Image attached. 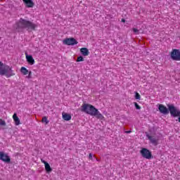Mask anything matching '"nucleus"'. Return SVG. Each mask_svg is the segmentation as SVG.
Returning a JSON list of instances; mask_svg holds the SVG:
<instances>
[{"label": "nucleus", "mask_w": 180, "mask_h": 180, "mask_svg": "<svg viewBox=\"0 0 180 180\" xmlns=\"http://www.w3.org/2000/svg\"><path fill=\"white\" fill-rule=\"evenodd\" d=\"M81 110L87 115H90V116H94V117H96V119H98L99 120H105L103 115H102V113H101V112H99V110L95 108V106L91 104H83L82 105Z\"/></svg>", "instance_id": "nucleus-1"}, {"label": "nucleus", "mask_w": 180, "mask_h": 180, "mask_svg": "<svg viewBox=\"0 0 180 180\" xmlns=\"http://www.w3.org/2000/svg\"><path fill=\"white\" fill-rule=\"evenodd\" d=\"M15 25L17 30H19V29H26L28 32H32V30H36V27H37V25L24 18H20Z\"/></svg>", "instance_id": "nucleus-2"}, {"label": "nucleus", "mask_w": 180, "mask_h": 180, "mask_svg": "<svg viewBox=\"0 0 180 180\" xmlns=\"http://www.w3.org/2000/svg\"><path fill=\"white\" fill-rule=\"evenodd\" d=\"M15 75V71L12 70V67L5 65L4 63L0 61V75H5L6 78H11V77H14Z\"/></svg>", "instance_id": "nucleus-3"}, {"label": "nucleus", "mask_w": 180, "mask_h": 180, "mask_svg": "<svg viewBox=\"0 0 180 180\" xmlns=\"http://www.w3.org/2000/svg\"><path fill=\"white\" fill-rule=\"evenodd\" d=\"M140 154L143 158H146V160H151V158H153V153L148 148H143L140 150Z\"/></svg>", "instance_id": "nucleus-4"}, {"label": "nucleus", "mask_w": 180, "mask_h": 180, "mask_svg": "<svg viewBox=\"0 0 180 180\" xmlns=\"http://www.w3.org/2000/svg\"><path fill=\"white\" fill-rule=\"evenodd\" d=\"M168 109L170 115L173 116V117H178L180 115V110L176 109L174 105H168Z\"/></svg>", "instance_id": "nucleus-5"}, {"label": "nucleus", "mask_w": 180, "mask_h": 180, "mask_svg": "<svg viewBox=\"0 0 180 180\" xmlns=\"http://www.w3.org/2000/svg\"><path fill=\"white\" fill-rule=\"evenodd\" d=\"M171 58L174 61H180V51L178 49H172L171 52Z\"/></svg>", "instance_id": "nucleus-6"}, {"label": "nucleus", "mask_w": 180, "mask_h": 180, "mask_svg": "<svg viewBox=\"0 0 180 180\" xmlns=\"http://www.w3.org/2000/svg\"><path fill=\"white\" fill-rule=\"evenodd\" d=\"M63 44L66 46H75V44H78V41L75 38H66L63 41Z\"/></svg>", "instance_id": "nucleus-7"}, {"label": "nucleus", "mask_w": 180, "mask_h": 180, "mask_svg": "<svg viewBox=\"0 0 180 180\" xmlns=\"http://www.w3.org/2000/svg\"><path fill=\"white\" fill-rule=\"evenodd\" d=\"M0 160L1 161H3V162H6L7 164L11 162V158L8 155V153L4 152H0Z\"/></svg>", "instance_id": "nucleus-8"}, {"label": "nucleus", "mask_w": 180, "mask_h": 180, "mask_svg": "<svg viewBox=\"0 0 180 180\" xmlns=\"http://www.w3.org/2000/svg\"><path fill=\"white\" fill-rule=\"evenodd\" d=\"M158 109L159 112H160V113H162V115H168V113H169V108H167L165 105L162 104L159 105Z\"/></svg>", "instance_id": "nucleus-9"}, {"label": "nucleus", "mask_w": 180, "mask_h": 180, "mask_svg": "<svg viewBox=\"0 0 180 180\" xmlns=\"http://www.w3.org/2000/svg\"><path fill=\"white\" fill-rule=\"evenodd\" d=\"M147 137L148 139L150 141L151 144L153 146H158V139L150 135H147Z\"/></svg>", "instance_id": "nucleus-10"}, {"label": "nucleus", "mask_w": 180, "mask_h": 180, "mask_svg": "<svg viewBox=\"0 0 180 180\" xmlns=\"http://www.w3.org/2000/svg\"><path fill=\"white\" fill-rule=\"evenodd\" d=\"M26 8H33L34 6V2L32 0H22Z\"/></svg>", "instance_id": "nucleus-11"}, {"label": "nucleus", "mask_w": 180, "mask_h": 180, "mask_svg": "<svg viewBox=\"0 0 180 180\" xmlns=\"http://www.w3.org/2000/svg\"><path fill=\"white\" fill-rule=\"evenodd\" d=\"M41 162L44 164L45 165V171L46 172H51L53 171V169H51V167L50 166V164L49 162H46V160H41Z\"/></svg>", "instance_id": "nucleus-12"}, {"label": "nucleus", "mask_w": 180, "mask_h": 180, "mask_svg": "<svg viewBox=\"0 0 180 180\" xmlns=\"http://www.w3.org/2000/svg\"><path fill=\"white\" fill-rule=\"evenodd\" d=\"M27 62L30 65H33L35 63L34 59L33 58V56L27 55L26 56Z\"/></svg>", "instance_id": "nucleus-13"}, {"label": "nucleus", "mask_w": 180, "mask_h": 180, "mask_svg": "<svg viewBox=\"0 0 180 180\" xmlns=\"http://www.w3.org/2000/svg\"><path fill=\"white\" fill-rule=\"evenodd\" d=\"M80 53L81 54H82L84 57H86L88 56H89V50H88V49L86 48H82L80 49Z\"/></svg>", "instance_id": "nucleus-14"}, {"label": "nucleus", "mask_w": 180, "mask_h": 180, "mask_svg": "<svg viewBox=\"0 0 180 180\" xmlns=\"http://www.w3.org/2000/svg\"><path fill=\"white\" fill-rule=\"evenodd\" d=\"M13 120L15 122V126H19V124H20V120H19V117H18L16 113L13 114Z\"/></svg>", "instance_id": "nucleus-15"}, {"label": "nucleus", "mask_w": 180, "mask_h": 180, "mask_svg": "<svg viewBox=\"0 0 180 180\" xmlns=\"http://www.w3.org/2000/svg\"><path fill=\"white\" fill-rule=\"evenodd\" d=\"M62 117L63 120H65L66 122H68L71 119V115L67 112H63Z\"/></svg>", "instance_id": "nucleus-16"}, {"label": "nucleus", "mask_w": 180, "mask_h": 180, "mask_svg": "<svg viewBox=\"0 0 180 180\" xmlns=\"http://www.w3.org/2000/svg\"><path fill=\"white\" fill-rule=\"evenodd\" d=\"M20 72L23 74V75H27V74H29V70H27L26 68L25 67H22L20 68Z\"/></svg>", "instance_id": "nucleus-17"}, {"label": "nucleus", "mask_w": 180, "mask_h": 180, "mask_svg": "<svg viewBox=\"0 0 180 180\" xmlns=\"http://www.w3.org/2000/svg\"><path fill=\"white\" fill-rule=\"evenodd\" d=\"M41 122L42 123H45V124H49V123H50V121H49L48 117L46 116L42 117Z\"/></svg>", "instance_id": "nucleus-18"}, {"label": "nucleus", "mask_w": 180, "mask_h": 180, "mask_svg": "<svg viewBox=\"0 0 180 180\" xmlns=\"http://www.w3.org/2000/svg\"><path fill=\"white\" fill-rule=\"evenodd\" d=\"M135 99H138L139 101L141 99V96H140V94L137 92L135 93Z\"/></svg>", "instance_id": "nucleus-19"}, {"label": "nucleus", "mask_w": 180, "mask_h": 180, "mask_svg": "<svg viewBox=\"0 0 180 180\" xmlns=\"http://www.w3.org/2000/svg\"><path fill=\"white\" fill-rule=\"evenodd\" d=\"M81 61H84V57L82 56H78L77 59V63H81Z\"/></svg>", "instance_id": "nucleus-20"}, {"label": "nucleus", "mask_w": 180, "mask_h": 180, "mask_svg": "<svg viewBox=\"0 0 180 180\" xmlns=\"http://www.w3.org/2000/svg\"><path fill=\"white\" fill-rule=\"evenodd\" d=\"M0 126H6V122H5V120L0 119Z\"/></svg>", "instance_id": "nucleus-21"}, {"label": "nucleus", "mask_w": 180, "mask_h": 180, "mask_svg": "<svg viewBox=\"0 0 180 180\" xmlns=\"http://www.w3.org/2000/svg\"><path fill=\"white\" fill-rule=\"evenodd\" d=\"M134 104L136 109H137L138 110H140V109H141V107L140 105H139V104L137 103L134 102Z\"/></svg>", "instance_id": "nucleus-22"}, {"label": "nucleus", "mask_w": 180, "mask_h": 180, "mask_svg": "<svg viewBox=\"0 0 180 180\" xmlns=\"http://www.w3.org/2000/svg\"><path fill=\"white\" fill-rule=\"evenodd\" d=\"M89 160H91V161L94 160L92 153H89Z\"/></svg>", "instance_id": "nucleus-23"}, {"label": "nucleus", "mask_w": 180, "mask_h": 180, "mask_svg": "<svg viewBox=\"0 0 180 180\" xmlns=\"http://www.w3.org/2000/svg\"><path fill=\"white\" fill-rule=\"evenodd\" d=\"M27 78H32V71L28 72Z\"/></svg>", "instance_id": "nucleus-24"}, {"label": "nucleus", "mask_w": 180, "mask_h": 180, "mask_svg": "<svg viewBox=\"0 0 180 180\" xmlns=\"http://www.w3.org/2000/svg\"><path fill=\"white\" fill-rule=\"evenodd\" d=\"M133 32L134 33H139V30H137L136 28H133Z\"/></svg>", "instance_id": "nucleus-25"}, {"label": "nucleus", "mask_w": 180, "mask_h": 180, "mask_svg": "<svg viewBox=\"0 0 180 180\" xmlns=\"http://www.w3.org/2000/svg\"><path fill=\"white\" fill-rule=\"evenodd\" d=\"M125 133H126L127 134H129V133H131V131H126Z\"/></svg>", "instance_id": "nucleus-26"}, {"label": "nucleus", "mask_w": 180, "mask_h": 180, "mask_svg": "<svg viewBox=\"0 0 180 180\" xmlns=\"http://www.w3.org/2000/svg\"><path fill=\"white\" fill-rule=\"evenodd\" d=\"M121 22H122L123 23H124V22H126V20L122 19V20H121Z\"/></svg>", "instance_id": "nucleus-27"}, {"label": "nucleus", "mask_w": 180, "mask_h": 180, "mask_svg": "<svg viewBox=\"0 0 180 180\" xmlns=\"http://www.w3.org/2000/svg\"><path fill=\"white\" fill-rule=\"evenodd\" d=\"M94 158H96V161H99V160L98 159V158H96L95 155H94Z\"/></svg>", "instance_id": "nucleus-28"}, {"label": "nucleus", "mask_w": 180, "mask_h": 180, "mask_svg": "<svg viewBox=\"0 0 180 180\" xmlns=\"http://www.w3.org/2000/svg\"><path fill=\"white\" fill-rule=\"evenodd\" d=\"M179 123H180V115H179Z\"/></svg>", "instance_id": "nucleus-29"}]
</instances>
